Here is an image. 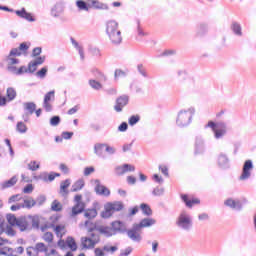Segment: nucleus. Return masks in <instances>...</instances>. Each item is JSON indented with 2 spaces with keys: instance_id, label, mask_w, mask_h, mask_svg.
<instances>
[{
  "instance_id": "46",
  "label": "nucleus",
  "mask_w": 256,
  "mask_h": 256,
  "mask_svg": "<svg viewBox=\"0 0 256 256\" xmlns=\"http://www.w3.org/2000/svg\"><path fill=\"white\" fill-rule=\"evenodd\" d=\"M115 79H123V77H127V72L121 69H116L114 72Z\"/></svg>"
},
{
  "instance_id": "35",
  "label": "nucleus",
  "mask_w": 256,
  "mask_h": 256,
  "mask_svg": "<svg viewBox=\"0 0 256 256\" xmlns=\"http://www.w3.org/2000/svg\"><path fill=\"white\" fill-rule=\"evenodd\" d=\"M85 187V181L83 180H77L73 185H72V193H77V191H81Z\"/></svg>"
},
{
  "instance_id": "2",
  "label": "nucleus",
  "mask_w": 256,
  "mask_h": 256,
  "mask_svg": "<svg viewBox=\"0 0 256 256\" xmlns=\"http://www.w3.org/2000/svg\"><path fill=\"white\" fill-rule=\"evenodd\" d=\"M106 33L114 45H119L123 41L121 36V30H119V24L116 21H109L106 25Z\"/></svg>"
},
{
  "instance_id": "62",
  "label": "nucleus",
  "mask_w": 256,
  "mask_h": 256,
  "mask_svg": "<svg viewBox=\"0 0 256 256\" xmlns=\"http://www.w3.org/2000/svg\"><path fill=\"white\" fill-rule=\"evenodd\" d=\"M57 245L60 247V249H65L67 247V241H65L63 238H59Z\"/></svg>"
},
{
  "instance_id": "64",
  "label": "nucleus",
  "mask_w": 256,
  "mask_h": 256,
  "mask_svg": "<svg viewBox=\"0 0 256 256\" xmlns=\"http://www.w3.org/2000/svg\"><path fill=\"white\" fill-rule=\"evenodd\" d=\"M23 193H33V184H28L24 187Z\"/></svg>"
},
{
  "instance_id": "45",
  "label": "nucleus",
  "mask_w": 256,
  "mask_h": 256,
  "mask_svg": "<svg viewBox=\"0 0 256 256\" xmlns=\"http://www.w3.org/2000/svg\"><path fill=\"white\" fill-rule=\"evenodd\" d=\"M13 68L15 70H10L12 71V73H15L16 75H23V73H29L28 68H26L25 66H21L19 69H17V67L13 66Z\"/></svg>"
},
{
  "instance_id": "48",
  "label": "nucleus",
  "mask_w": 256,
  "mask_h": 256,
  "mask_svg": "<svg viewBox=\"0 0 256 256\" xmlns=\"http://www.w3.org/2000/svg\"><path fill=\"white\" fill-rule=\"evenodd\" d=\"M16 129L18 133H27V125H25L23 122H18Z\"/></svg>"
},
{
  "instance_id": "63",
  "label": "nucleus",
  "mask_w": 256,
  "mask_h": 256,
  "mask_svg": "<svg viewBox=\"0 0 256 256\" xmlns=\"http://www.w3.org/2000/svg\"><path fill=\"white\" fill-rule=\"evenodd\" d=\"M38 77H45L47 75V67H43L41 68L38 72H37Z\"/></svg>"
},
{
  "instance_id": "52",
  "label": "nucleus",
  "mask_w": 256,
  "mask_h": 256,
  "mask_svg": "<svg viewBox=\"0 0 256 256\" xmlns=\"http://www.w3.org/2000/svg\"><path fill=\"white\" fill-rule=\"evenodd\" d=\"M55 100V91H50L48 92L45 96H44V101H48V102H51V101H54Z\"/></svg>"
},
{
  "instance_id": "5",
  "label": "nucleus",
  "mask_w": 256,
  "mask_h": 256,
  "mask_svg": "<svg viewBox=\"0 0 256 256\" xmlns=\"http://www.w3.org/2000/svg\"><path fill=\"white\" fill-rule=\"evenodd\" d=\"M176 225L182 231L189 232L193 229V217L189 212L182 210L176 219Z\"/></svg>"
},
{
  "instance_id": "8",
  "label": "nucleus",
  "mask_w": 256,
  "mask_h": 256,
  "mask_svg": "<svg viewBox=\"0 0 256 256\" xmlns=\"http://www.w3.org/2000/svg\"><path fill=\"white\" fill-rule=\"evenodd\" d=\"M75 205L72 206L69 217H77V215H81L85 211V202H83V195L77 194L74 196Z\"/></svg>"
},
{
  "instance_id": "10",
  "label": "nucleus",
  "mask_w": 256,
  "mask_h": 256,
  "mask_svg": "<svg viewBox=\"0 0 256 256\" xmlns=\"http://www.w3.org/2000/svg\"><path fill=\"white\" fill-rule=\"evenodd\" d=\"M98 213H97V209L95 208H88L86 210H84V217L85 219H88L84 222L83 226L84 227H93L94 225H96L95 223L91 222L92 219H95V217H97Z\"/></svg>"
},
{
  "instance_id": "14",
  "label": "nucleus",
  "mask_w": 256,
  "mask_h": 256,
  "mask_svg": "<svg viewBox=\"0 0 256 256\" xmlns=\"http://www.w3.org/2000/svg\"><path fill=\"white\" fill-rule=\"evenodd\" d=\"M129 103V97L128 96H120L116 99V104L114 106V109L117 113H121L123 111V107L127 106Z\"/></svg>"
},
{
  "instance_id": "42",
  "label": "nucleus",
  "mask_w": 256,
  "mask_h": 256,
  "mask_svg": "<svg viewBox=\"0 0 256 256\" xmlns=\"http://www.w3.org/2000/svg\"><path fill=\"white\" fill-rule=\"evenodd\" d=\"M89 85L90 87H92V89H95L96 91L103 89V84L97 80H93V79L89 80Z\"/></svg>"
},
{
  "instance_id": "25",
  "label": "nucleus",
  "mask_w": 256,
  "mask_h": 256,
  "mask_svg": "<svg viewBox=\"0 0 256 256\" xmlns=\"http://www.w3.org/2000/svg\"><path fill=\"white\" fill-rule=\"evenodd\" d=\"M231 29H232L234 35H237V37H243V30H242L241 24H239V22H232Z\"/></svg>"
},
{
  "instance_id": "32",
  "label": "nucleus",
  "mask_w": 256,
  "mask_h": 256,
  "mask_svg": "<svg viewBox=\"0 0 256 256\" xmlns=\"http://www.w3.org/2000/svg\"><path fill=\"white\" fill-rule=\"evenodd\" d=\"M177 79L180 83H185V81L189 79V74L187 73V70H178Z\"/></svg>"
},
{
  "instance_id": "28",
  "label": "nucleus",
  "mask_w": 256,
  "mask_h": 256,
  "mask_svg": "<svg viewBox=\"0 0 256 256\" xmlns=\"http://www.w3.org/2000/svg\"><path fill=\"white\" fill-rule=\"evenodd\" d=\"M96 193L98 195H104V197H109V195H111V191L109 190V188H107L103 185L96 186Z\"/></svg>"
},
{
  "instance_id": "1",
  "label": "nucleus",
  "mask_w": 256,
  "mask_h": 256,
  "mask_svg": "<svg viewBox=\"0 0 256 256\" xmlns=\"http://www.w3.org/2000/svg\"><path fill=\"white\" fill-rule=\"evenodd\" d=\"M31 44L27 42H23L20 44L18 48H13L8 55V71H15L13 65L19 64V59L15 57H21V55H27V51H29V46Z\"/></svg>"
},
{
  "instance_id": "9",
  "label": "nucleus",
  "mask_w": 256,
  "mask_h": 256,
  "mask_svg": "<svg viewBox=\"0 0 256 256\" xmlns=\"http://www.w3.org/2000/svg\"><path fill=\"white\" fill-rule=\"evenodd\" d=\"M80 241L83 249H94L95 245L101 241V238L99 237V234L90 232V236H84Z\"/></svg>"
},
{
  "instance_id": "50",
  "label": "nucleus",
  "mask_w": 256,
  "mask_h": 256,
  "mask_svg": "<svg viewBox=\"0 0 256 256\" xmlns=\"http://www.w3.org/2000/svg\"><path fill=\"white\" fill-rule=\"evenodd\" d=\"M92 73H94L97 79H102V81H107V76H105V74H103L101 71L96 69V70H93Z\"/></svg>"
},
{
  "instance_id": "38",
  "label": "nucleus",
  "mask_w": 256,
  "mask_h": 256,
  "mask_svg": "<svg viewBox=\"0 0 256 256\" xmlns=\"http://www.w3.org/2000/svg\"><path fill=\"white\" fill-rule=\"evenodd\" d=\"M66 245L71 249V251H75L77 249V242H75V238L71 236L66 238Z\"/></svg>"
},
{
  "instance_id": "43",
  "label": "nucleus",
  "mask_w": 256,
  "mask_h": 256,
  "mask_svg": "<svg viewBox=\"0 0 256 256\" xmlns=\"http://www.w3.org/2000/svg\"><path fill=\"white\" fill-rule=\"evenodd\" d=\"M71 41H72V45H74V47L79 52V55H80L81 59H85V54L83 53V47H81L79 45V43L77 41H75V39L72 38Z\"/></svg>"
},
{
  "instance_id": "7",
  "label": "nucleus",
  "mask_w": 256,
  "mask_h": 256,
  "mask_svg": "<svg viewBox=\"0 0 256 256\" xmlns=\"http://www.w3.org/2000/svg\"><path fill=\"white\" fill-rule=\"evenodd\" d=\"M193 115H195V108L180 111L176 119V125L178 127H187V125L191 124Z\"/></svg>"
},
{
  "instance_id": "59",
  "label": "nucleus",
  "mask_w": 256,
  "mask_h": 256,
  "mask_svg": "<svg viewBox=\"0 0 256 256\" xmlns=\"http://www.w3.org/2000/svg\"><path fill=\"white\" fill-rule=\"evenodd\" d=\"M43 107H44L45 111H47L48 113L53 110V105H51V102H49V101H44Z\"/></svg>"
},
{
  "instance_id": "60",
  "label": "nucleus",
  "mask_w": 256,
  "mask_h": 256,
  "mask_svg": "<svg viewBox=\"0 0 256 256\" xmlns=\"http://www.w3.org/2000/svg\"><path fill=\"white\" fill-rule=\"evenodd\" d=\"M119 248L117 246H104L106 253H115Z\"/></svg>"
},
{
  "instance_id": "41",
  "label": "nucleus",
  "mask_w": 256,
  "mask_h": 256,
  "mask_svg": "<svg viewBox=\"0 0 256 256\" xmlns=\"http://www.w3.org/2000/svg\"><path fill=\"white\" fill-rule=\"evenodd\" d=\"M60 13H63V4L58 3L52 8V15L54 17H59Z\"/></svg>"
},
{
  "instance_id": "34",
  "label": "nucleus",
  "mask_w": 256,
  "mask_h": 256,
  "mask_svg": "<svg viewBox=\"0 0 256 256\" xmlns=\"http://www.w3.org/2000/svg\"><path fill=\"white\" fill-rule=\"evenodd\" d=\"M51 211L61 213V211H63V204L59 200H53L51 203Z\"/></svg>"
},
{
  "instance_id": "15",
  "label": "nucleus",
  "mask_w": 256,
  "mask_h": 256,
  "mask_svg": "<svg viewBox=\"0 0 256 256\" xmlns=\"http://www.w3.org/2000/svg\"><path fill=\"white\" fill-rule=\"evenodd\" d=\"M94 151L99 157H103L105 153H113V148L109 147L107 144H96L94 146Z\"/></svg>"
},
{
  "instance_id": "4",
  "label": "nucleus",
  "mask_w": 256,
  "mask_h": 256,
  "mask_svg": "<svg viewBox=\"0 0 256 256\" xmlns=\"http://www.w3.org/2000/svg\"><path fill=\"white\" fill-rule=\"evenodd\" d=\"M61 221V215L56 214L50 217V227L54 231L56 237L58 239H63L65 235H67V224L60 223Z\"/></svg>"
},
{
  "instance_id": "53",
  "label": "nucleus",
  "mask_w": 256,
  "mask_h": 256,
  "mask_svg": "<svg viewBox=\"0 0 256 256\" xmlns=\"http://www.w3.org/2000/svg\"><path fill=\"white\" fill-rule=\"evenodd\" d=\"M59 123H61V118L59 116H53L50 119V125H52V127H57Z\"/></svg>"
},
{
  "instance_id": "29",
  "label": "nucleus",
  "mask_w": 256,
  "mask_h": 256,
  "mask_svg": "<svg viewBox=\"0 0 256 256\" xmlns=\"http://www.w3.org/2000/svg\"><path fill=\"white\" fill-rule=\"evenodd\" d=\"M111 229L112 233H115V231H123V229H125V224L119 220H116L111 223Z\"/></svg>"
},
{
  "instance_id": "26",
  "label": "nucleus",
  "mask_w": 256,
  "mask_h": 256,
  "mask_svg": "<svg viewBox=\"0 0 256 256\" xmlns=\"http://www.w3.org/2000/svg\"><path fill=\"white\" fill-rule=\"evenodd\" d=\"M181 198H182V201L185 202L186 207H189V208L193 207V205H197L200 203L199 199L189 200V196H187L186 194L182 195Z\"/></svg>"
},
{
  "instance_id": "27",
  "label": "nucleus",
  "mask_w": 256,
  "mask_h": 256,
  "mask_svg": "<svg viewBox=\"0 0 256 256\" xmlns=\"http://www.w3.org/2000/svg\"><path fill=\"white\" fill-rule=\"evenodd\" d=\"M24 109L27 115H33L35 113V109H37V105L33 102L24 103Z\"/></svg>"
},
{
  "instance_id": "40",
  "label": "nucleus",
  "mask_w": 256,
  "mask_h": 256,
  "mask_svg": "<svg viewBox=\"0 0 256 256\" xmlns=\"http://www.w3.org/2000/svg\"><path fill=\"white\" fill-rule=\"evenodd\" d=\"M209 31V24L207 23H201L198 26L197 35H205Z\"/></svg>"
},
{
  "instance_id": "11",
  "label": "nucleus",
  "mask_w": 256,
  "mask_h": 256,
  "mask_svg": "<svg viewBox=\"0 0 256 256\" xmlns=\"http://www.w3.org/2000/svg\"><path fill=\"white\" fill-rule=\"evenodd\" d=\"M253 171V161L246 160L244 162L243 168H242V174L239 177L240 181H247L251 177V172Z\"/></svg>"
},
{
  "instance_id": "54",
  "label": "nucleus",
  "mask_w": 256,
  "mask_h": 256,
  "mask_svg": "<svg viewBox=\"0 0 256 256\" xmlns=\"http://www.w3.org/2000/svg\"><path fill=\"white\" fill-rule=\"evenodd\" d=\"M24 205H25V207H27L28 209H31V207H35L36 202H35V200H33V199H27V200H24Z\"/></svg>"
},
{
  "instance_id": "19",
  "label": "nucleus",
  "mask_w": 256,
  "mask_h": 256,
  "mask_svg": "<svg viewBox=\"0 0 256 256\" xmlns=\"http://www.w3.org/2000/svg\"><path fill=\"white\" fill-rule=\"evenodd\" d=\"M15 14L17 17H20L21 19H25L26 21L33 22L35 21V17H33V14L27 12L25 8H22L21 10H16Z\"/></svg>"
},
{
  "instance_id": "20",
  "label": "nucleus",
  "mask_w": 256,
  "mask_h": 256,
  "mask_svg": "<svg viewBox=\"0 0 256 256\" xmlns=\"http://www.w3.org/2000/svg\"><path fill=\"white\" fill-rule=\"evenodd\" d=\"M69 187H71V180L70 179H66V180L62 181L60 183L59 194L62 197H67V195H69Z\"/></svg>"
},
{
  "instance_id": "61",
  "label": "nucleus",
  "mask_w": 256,
  "mask_h": 256,
  "mask_svg": "<svg viewBox=\"0 0 256 256\" xmlns=\"http://www.w3.org/2000/svg\"><path fill=\"white\" fill-rule=\"evenodd\" d=\"M130 253H133V248L128 247L124 250H121L120 256H129Z\"/></svg>"
},
{
  "instance_id": "57",
  "label": "nucleus",
  "mask_w": 256,
  "mask_h": 256,
  "mask_svg": "<svg viewBox=\"0 0 256 256\" xmlns=\"http://www.w3.org/2000/svg\"><path fill=\"white\" fill-rule=\"evenodd\" d=\"M35 71H37V65L35 64L34 61H32L28 64V72L35 73Z\"/></svg>"
},
{
  "instance_id": "13",
  "label": "nucleus",
  "mask_w": 256,
  "mask_h": 256,
  "mask_svg": "<svg viewBox=\"0 0 256 256\" xmlns=\"http://www.w3.org/2000/svg\"><path fill=\"white\" fill-rule=\"evenodd\" d=\"M35 249L38 253H45L46 256L59 255V252H57L55 249H51L49 252V246L43 242L36 243Z\"/></svg>"
},
{
  "instance_id": "18",
  "label": "nucleus",
  "mask_w": 256,
  "mask_h": 256,
  "mask_svg": "<svg viewBox=\"0 0 256 256\" xmlns=\"http://www.w3.org/2000/svg\"><path fill=\"white\" fill-rule=\"evenodd\" d=\"M9 253H13V249L9 247V240L0 237V255H9Z\"/></svg>"
},
{
  "instance_id": "12",
  "label": "nucleus",
  "mask_w": 256,
  "mask_h": 256,
  "mask_svg": "<svg viewBox=\"0 0 256 256\" xmlns=\"http://www.w3.org/2000/svg\"><path fill=\"white\" fill-rule=\"evenodd\" d=\"M94 231H99L101 235H105V237H111L113 235V228L109 226L97 227L96 224L93 227L88 228V233H93Z\"/></svg>"
},
{
  "instance_id": "47",
  "label": "nucleus",
  "mask_w": 256,
  "mask_h": 256,
  "mask_svg": "<svg viewBox=\"0 0 256 256\" xmlns=\"http://www.w3.org/2000/svg\"><path fill=\"white\" fill-rule=\"evenodd\" d=\"M139 121H141V116H139V115H132L129 118L128 123H129V125L133 126V125H137V123H139Z\"/></svg>"
},
{
  "instance_id": "3",
  "label": "nucleus",
  "mask_w": 256,
  "mask_h": 256,
  "mask_svg": "<svg viewBox=\"0 0 256 256\" xmlns=\"http://www.w3.org/2000/svg\"><path fill=\"white\" fill-rule=\"evenodd\" d=\"M206 127H209L210 129H212V133L214 134V139H217V140L223 139V137H225V135H227L229 131V126L225 121H218V122L209 121Z\"/></svg>"
},
{
  "instance_id": "58",
  "label": "nucleus",
  "mask_w": 256,
  "mask_h": 256,
  "mask_svg": "<svg viewBox=\"0 0 256 256\" xmlns=\"http://www.w3.org/2000/svg\"><path fill=\"white\" fill-rule=\"evenodd\" d=\"M91 173H95V167L90 166V167H86L84 169V175L85 177H89V175H91Z\"/></svg>"
},
{
  "instance_id": "6",
  "label": "nucleus",
  "mask_w": 256,
  "mask_h": 256,
  "mask_svg": "<svg viewBox=\"0 0 256 256\" xmlns=\"http://www.w3.org/2000/svg\"><path fill=\"white\" fill-rule=\"evenodd\" d=\"M123 207V202H107L104 205V210L101 212L102 219H111V217H113V214L119 211H123Z\"/></svg>"
},
{
  "instance_id": "56",
  "label": "nucleus",
  "mask_w": 256,
  "mask_h": 256,
  "mask_svg": "<svg viewBox=\"0 0 256 256\" xmlns=\"http://www.w3.org/2000/svg\"><path fill=\"white\" fill-rule=\"evenodd\" d=\"M8 219V223H10V225H17L19 219H17V217H15V215H9L7 217Z\"/></svg>"
},
{
  "instance_id": "17",
  "label": "nucleus",
  "mask_w": 256,
  "mask_h": 256,
  "mask_svg": "<svg viewBox=\"0 0 256 256\" xmlns=\"http://www.w3.org/2000/svg\"><path fill=\"white\" fill-rule=\"evenodd\" d=\"M226 207H230V209H234L235 211H241L243 209V204L239 200H234L233 198H229L224 202Z\"/></svg>"
},
{
  "instance_id": "22",
  "label": "nucleus",
  "mask_w": 256,
  "mask_h": 256,
  "mask_svg": "<svg viewBox=\"0 0 256 256\" xmlns=\"http://www.w3.org/2000/svg\"><path fill=\"white\" fill-rule=\"evenodd\" d=\"M90 9L107 10L109 6L99 0H88Z\"/></svg>"
},
{
  "instance_id": "51",
  "label": "nucleus",
  "mask_w": 256,
  "mask_h": 256,
  "mask_svg": "<svg viewBox=\"0 0 256 256\" xmlns=\"http://www.w3.org/2000/svg\"><path fill=\"white\" fill-rule=\"evenodd\" d=\"M40 164L37 161H31L28 164V169H30V171H37V169H39Z\"/></svg>"
},
{
  "instance_id": "30",
  "label": "nucleus",
  "mask_w": 256,
  "mask_h": 256,
  "mask_svg": "<svg viewBox=\"0 0 256 256\" xmlns=\"http://www.w3.org/2000/svg\"><path fill=\"white\" fill-rule=\"evenodd\" d=\"M16 226L20 231H27L29 229V222L25 218H19Z\"/></svg>"
},
{
  "instance_id": "16",
  "label": "nucleus",
  "mask_w": 256,
  "mask_h": 256,
  "mask_svg": "<svg viewBox=\"0 0 256 256\" xmlns=\"http://www.w3.org/2000/svg\"><path fill=\"white\" fill-rule=\"evenodd\" d=\"M140 231L141 229L137 228V224H134L133 228L127 231V235L130 239H132V241L139 242L141 241V234L139 233Z\"/></svg>"
},
{
  "instance_id": "55",
  "label": "nucleus",
  "mask_w": 256,
  "mask_h": 256,
  "mask_svg": "<svg viewBox=\"0 0 256 256\" xmlns=\"http://www.w3.org/2000/svg\"><path fill=\"white\" fill-rule=\"evenodd\" d=\"M59 169L64 173V175H69V166H67V164L61 163L59 165Z\"/></svg>"
},
{
  "instance_id": "44",
  "label": "nucleus",
  "mask_w": 256,
  "mask_h": 256,
  "mask_svg": "<svg viewBox=\"0 0 256 256\" xmlns=\"http://www.w3.org/2000/svg\"><path fill=\"white\" fill-rule=\"evenodd\" d=\"M203 153V140L197 139L195 144V154Z\"/></svg>"
},
{
  "instance_id": "23",
  "label": "nucleus",
  "mask_w": 256,
  "mask_h": 256,
  "mask_svg": "<svg viewBox=\"0 0 256 256\" xmlns=\"http://www.w3.org/2000/svg\"><path fill=\"white\" fill-rule=\"evenodd\" d=\"M218 166L221 169H229V157H227V154L220 153L218 155Z\"/></svg>"
},
{
  "instance_id": "37",
  "label": "nucleus",
  "mask_w": 256,
  "mask_h": 256,
  "mask_svg": "<svg viewBox=\"0 0 256 256\" xmlns=\"http://www.w3.org/2000/svg\"><path fill=\"white\" fill-rule=\"evenodd\" d=\"M140 209L143 215H146L147 217L153 215V210H151V206H149L148 204H145V203L140 204Z\"/></svg>"
},
{
  "instance_id": "24",
  "label": "nucleus",
  "mask_w": 256,
  "mask_h": 256,
  "mask_svg": "<svg viewBox=\"0 0 256 256\" xmlns=\"http://www.w3.org/2000/svg\"><path fill=\"white\" fill-rule=\"evenodd\" d=\"M151 225H155V219H153V218H144L140 221L139 224H136V229L142 230L145 227H151Z\"/></svg>"
},
{
  "instance_id": "21",
  "label": "nucleus",
  "mask_w": 256,
  "mask_h": 256,
  "mask_svg": "<svg viewBox=\"0 0 256 256\" xmlns=\"http://www.w3.org/2000/svg\"><path fill=\"white\" fill-rule=\"evenodd\" d=\"M133 171H135V166L130 164H124L116 167V174L118 175H125V173H131Z\"/></svg>"
},
{
  "instance_id": "33",
  "label": "nucleus",
  "mask_w": 256,
  "mask_h": 256,
  "mask_svg": "<svg viewBox=\"0 0 256 256\" xmlns=\"http://www.w3.org/2000/svg\"><path fill=\"white\" fill-rule=\"evenodd\" d=\"M76 7H78L79 11H89L90 9L89 0H87V2L83 0H77Z\"/></svg>"
},
{
  "instance_id": "31",
  "label": "nucleus",
  "mask_w": 256,
  "mask_h": 256,
  "mask_svg": "<svg viewBox=\"0 0 256 256\" xmlns=\"http://www.w3.org/2000/svg\"><path fill=\"white\" fill-rule=\"evenodd\" d=\"M17 185V178L16 176L12 177L11 179L5 181L4 183L1 184L2 189H9L10 187H14Z\"/></svg>"
},
{
  "instance_id": "49",
  "label": "nucleus",
  "mask_w": 256,
  "mask_h": 256,
  "mask_svg": "<svg viewBox=\"0 0 256 256\" xmlns=\"http://www.w3.org/2000/svg\"><path fill=\"white\" fill-rule=\"evenodd\" d=\"M26 253L28 256H39V253L37 252V248H35L33 246L27 247Z\"/></svg>"
},
{
  "instance_id": "36",
  "label": "nucleus",
  "mask_w": 256,
  "mask_h": 256,
  "mask_svg": "<svg viewBox=\"0 0 256 256\" xmlns=\"http://www.w3.org/2000/svg\"><path fill=\"white\" fill-rule=\"evenodd\" d=\"M17 97V91L15 90V88H7L6 90V99L8 101H14V99Z\"/></svg>"
},
{
  "instance_id": "39",
  "label": "nucleus",
  "mask_w": 256,
  "mask_h": 256,
  "mask_svg": "<svg viewBox=\"0 0 256 256\" xmlns=\"http://www.w3.org/2000/svg\"><path fill=\"white\" fill-rule=\"evenodd\" d=\"M42 239L45 243L51 244L55 240V235H53V232H44Z\"/></svg>"
}]
</instances>
